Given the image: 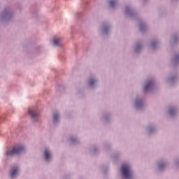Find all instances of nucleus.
I'll return each instance as SVG.
<instances>
[{
	"mask_svg": "<svg viewBox=\"0 0 179 179\" xmlns=\"http://www.w3.org/2000/svg\"><path fill=\"white\" fill-rule=\"evenodd\" d=\"M28 114H29V115L31 117V119L34 120V121H37V120H38V113L37 112L29 110L28 111Z\"/></svg>",
	"mask_w": 179,
	"mask_h": 179,
	"instance_id": "3",
	"label": "nucleus"
},
{
	"mask_svg": "<svg viewBox=\"0 0 179 179\" xmlns=\"http://www.w3.org/2000/svg\"><path fill=\"white\" fill-rule=\"evenodd\" d=\"M153 86V83L152 82H149L148 83L145 85V92L149 90V89Z\"/></svg>",
	"mask_w": 179,
	"mask_h": 179,
	"instance_id": "6",
	"label": "nucleus"
},
{
	"mask_svg": "<svg viewBox=\"0 0 179 179\" xmlns=\"http://www.w3.org/2000/svg\"><path fill=\"white\" fill-rule=\"evenodd\" d=\"M159 167H162V166H161V165H159Z\"/></svg>",
	"mask_w": 179,
	"mask_h": 179,
	"instance_id": "12",
	"label": "nucleus"
},
{
	"mask_svg": "<svg viewBox=\"0 0 179 179\" xmlns=\"http://www.w3.org/2000/svg\"><path fill=\"white\" fill-rule=\"evenodd\" d=\"M18 172H19V169H17V168L13 169L10 171V176L15 177V176H16Z\"/></svg>",
	"mask_w": 179,
	"mask_h": 179,
	"instance_id": "4",
	"label": "nucleus"
},
{
	"mask_svg": "<svg viewBox=\"0 0 179 179\" xmlns=\"http://www.w3.org/2000/svg\"><path fill=\"white\" fill-rule=\"evenodd\" d=\"M170 114L172 115L173 113V109H171L170 111H169Z\"/></svg>",
	"mask_w": 179,
	"mask_h": 179,
	"instance_id": "11",
	"label": "nucleus"
},
{
	"mask_svg": "<svg viewBox=\"0 0 179 179\" xmlns=\"http://www.w3.org/2000/svg\"><path fill=\"white\" fill-rule=\"evenodd\" d=\"M44 156L45 160H48L51 156V154H50V152H48V150H45L44 152Z\"/></svg>",
	"mask_w": 179,
	"mask_h": 179,
	"instance_id": "5",
	"label": "nucleus"
},
{
	"mask_svg": "<svg viewBox=\"0 0 179 179\" xmlns=\"http://www.w3.org/2000/svg\"><path fill=\"white\" fill-rule=\"evenodd\" d=\"M24 150V148L22 145H15L12 150H8L6 153V156H15V155H20Z\"/></svg>",
	"mask_w": 179,
	"mask_h": 179,
	"instance_id": "1",
	"label": "nucleus"
},
{
	"mask_svg": "<svg viewBox=\"0 0 179 179\" xmlns=\"http://www.w3.org/2000/svg\"><path fill=\"white\" fill-rule=\"evenodd\" d=\"M104 30H105V31H106V28H105V29H104Z\"/></svg>",
	"mask_w": 179,
	"mask_h": 179,
	"instance_id": "14",
	"label": "nucleus"
},
{
	"mask_svg": "<svg viewBox=\"0 0 179 179\" xmlns=\"http://www.w3.org/2000/svg\"><path fill=\"white\" fill-rule=\"evenodd\" d=\"M54 45H59V38H55L53 39Z\"/></svg>",
	"mask_w": 179,
	"mask_h": 179,
	"instance_id": "7",
	"label": "nucleus"
},
{
	"mask_svg": "<svg viewBox=\"0 0 179 179\" xmlns=\"http://www.w3.org/2000/svg\"><path fill=\"white\" fill-rule=\"evenodd\" d=\"M58 121V114L55 113L53 115V122H57Z\"/></svg>",
	"mask_w": 179,
	"mask_h": 179,
	"instance_id": "8",
	"label": "nucleus"
},
{
	"mask_svg": "<svg viewBox=\"0 0 179 179\" xmlns=\"http://www.w3.org/2000/svg\"><path fill=\"white\" fill-rule=\"evenodd\" d=\"M136 106H138V103H136Z\"/></svg>",
	"mask_w": 179,
	"mask_h": 179,
	"instance_id": "13",
	"label": "nucleus"
},
{
	"mask_svg": "<svg viewBox=\"0 0 179 179\" xmlns=\"http://www.w3.org/2000/svg\"><path fill=\"white\" fill-rule=\"evenodd\" d=\"M122 174L125 179L132 178V171L128 164H123L122 166Z\"/></svg>",
	"mask_w": 179,
	"mask_h": 179,
	"instance_id": "2",
	"label": "nucleus"
},
{
	"mask_svg": "<svg viewBox=\"0 0 179 179\" xmlns=\"http://www.w3.org/2000/svg\"><path fill=\"white\" fill-rule=\"evenodd\" d=\"M115 3H117V1L115 0H111L110 1V6H115Z\"/></svg>",
	"mask_w": 179,
	"mask_h": 179,
	"instance_id": "9",
	"label": "nucleus"
},
{
	"mask_svg": "<svg viewBox=\"0 0 179 179\" xmlns=\"http://www.w3.org/2000/svg\"><path fill=\"white\" fill-rule=\"evenodd\" d=\"M95 82H96V81H95L94 80L91 79V80H90V82H89L90 86H93V85H94Z\"/></svg>",
	"mask_w": 179,
	"mask_h": 179,
	"instance_id": "10",
	"label": "nucleus"
}]
</instances>
